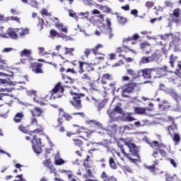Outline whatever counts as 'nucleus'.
Returning a JSON list of instances; mask_svg holds the SVG:
<instances>
[{
    "label": "nucleus",
    "mask_w": 181,
    "mask_h": 181,
    "mask_svg": "<svg viewBox=\"0 0 181 181\" xmlns=\"http://www.w3.org/2000/svg\"><path fill=\"white\" fill-rule=\"evenodd\" d=\"M6 21H16V22H19V18L18 17H7Z\"/></svg>",
    "instance_id": "nucleus-61"
},
{
    "label": "nucleus",
    "mask_w": 181,
    "mask_h": 181,
    "mask_svg": "<svg viewBox=\"0 0 181 181\" xmlns=\"http://www.w3.org/2000/svg\"><path fill=\"white\" fill-rule=\"evenodd\" d=\"M16 84H18V82L0 78V86H16Z\"/></svg>",
    "instance_id": "nucleus-14"
},
{
    "label": "nucleus",
    "mask_w": 181,
    "mask_h": 181,
    "mask_svg": "<svg viewBox=\"0 0 181 181\" xmlns=\"http://www.w3.org/2000/svg\"><path fill=\"white\" fill-rule=\"evenodd\" d=\"M45 23V21L42 18H39V23L37 26L40 28V30L43 29V25Z\"/></svg>",
    "instance_id": "nucleus-54"
},
{
    "label": "nucleus",
    "mask_w": 181,
    "mask_h": 181,
    "mask_svg": "<svg viewBox=\"0 0 181 181\" xmlns=\"http://www.w3.org/2000/svg\"><path fill=\"white\" fill-rule=\"evenodd\" d=\"M28 4L30 5V6H33V8H37V1H36V0H30Z\"/></svg>",
    "instance_id": "nucleus-47"
},
{
    "label": "nucleus",
    "mask_w": 181,
    "mask_h": 181,
    "mask_svg": "<svg viewBox=\"0 0 181 181\" xmlns=\"http://www.w3.org/2000/svg\"><path fill=\"white\" fill-rule=\"evenodd\" d=\"M71 95H73V100L70 102L71 104L74 105L76 110H80V108H81V100H80L81 94L71 92Z\"/></svg>",
    "instance_id": "nucleus-5"
},
{
    "label": "nucleus",
    "mask_w": 181,
    "mask_h": 181,
    "mask_svg": "<svg viewBox=\"0 0 181 181\" xmlns=\"http://www.w3.org/2000/svg\"><path fill=\"white\" fill-rule=\"evenodd\" d=\"M87 20L93 23V26H97L98 23V17L97 16H92L90 18H87Z\"/></svg>",
    "instance_id": "nucleus-29"
},
{
    "label": "nucleus",
    "mask_w": 181,
    "mask_h": 181,
    "mask_svg": "<svg viewBox=\"0 0 181 181\" xmlns=\"http://www.w3.org/2000/svg\"><path fill=\"white\" fill-rule=\"evenodd\" d=\"M13 50H15V49L12 48V47H8V48H4L2 50L3 53H9L11 52H13Z\"/></svg>",
    "instance_id": "nucleus-58"
},
{
    "label": "nucleus",
    "mask_w": 181,
    "mask_h": 181,
    "mask_svg": "<svg viewBox=\"0 0 181 181\" xmlns=\"http://www.w3.org/2000/svg\"><path fill=\"white\" fill-rule=\"evenodd\" d=\"M160 38L165 42H169L171 39V43H173V45H181V34L180 32L175 34L165 33L164 35H160Z\"/></svg>",
    "instance_id": "nucleus-3"
},
{
    "label": "nucleus",
    "mask_w": 181,
    "mask_h": 181,
    "mask_svg": "<svg viewBox=\"0 0 181 181\" xmlns=\"http://www.w3.org/2000/svg\"><path fill=\"white\" fill-rule=\"evenodd\" d=\"M159 70H163V71H169V69L166 65H164L161 68H151V69H145L140 71V73L142 74L144 78H151L152 76V73L156 72L158 73Z\"/></svg>",
    "instance_id": "nucleus-4"
},
{
    "label": "nucleus",
    "mask_w": 181,
    "mask_h": 181,
    "mask_svg": "<svg viewBox=\"0 0 181 181\" xmlns=\"http://www.w3.org/2000/svg\"><path fill=\"white\" fill-rule=\"evenodd\" d=\"M104 47V46L101 44H98L94 48H93L91 50L93 53V54H95V56H97V54H98V49H103Z\"/></svg>",
    "instance_id": "nucleus-31"
},
{
    "label": "nucleus",
    "mask_w": 181,
    "mask_h": 181,
    "mask_svg": "<svg viewBox=\"0 0 181 181\" xmlns=\"http://www.w3.org/2000/svg\"><path fill=\"white\" fill-rule=\"evenodd\" d=\"M148 124H149V120L148 119L141 120V122L137 121L134 122V125L135 127H136V128H139L141 127H145V125H148Z\"/></svg>",
    "instance_id": "nucleus-22"
},
{
    "label": "nucleus",
    "mask_w": 181,
    "mask_h": 181,
    "mask_svg": "<svg viewBox=\"0 0 181 181\" xmlns=\"http://www.w3.org/2000/svg\"><path fill=\"white\" fill-rule=\"evenodd\" d=\"M105 103H107L106 100H103L100 103L98 100V103H96L95 105H96L98 111H100L102 108H104V107L105 106Z\"/></svg>",
    "instance_id": "nucleus-36"
},
{
    "label": "nucleus",
    "mask_w": 181,
    "mask_h": 181,
    "mask_svg": "<svg viewBox=\"0 0 181 181\" xmlns=\"http://www.w3.org/2000/svg\"><path fill=\"white\" fill-rule=\"evenodd\" d=\"M33 117H40L42 115V109L39 107H35L34 110H30Z\"/></svg>",
    "instance_id": "nucleus-16"
},
{
    "label": "nucleus",
    "mask_w": 181,
    "mask_h": 181,
    "mask_svg": "<svg viewBox=\"0 0 181 181\" xmlns=\"http://www.w3.org/2000/svg\"><path fill=\"white\" fill-rule=\"evenodd\" d=\"M38 54L40 56H47V54H49V52H45V47H38Z\"/></svg>",
    "instance_id": "nucleus-40"
},
{
    "label": "nucleus",
    "mask_w": 181,
    "mask_h": 181,
    "mask_svg": "<svg viewBox=\"0 0 181 181\" xmlns=\"http://www.w3.org/2000/svg\"><path fill=\"white\" fill-rule=\"evenodd\" d=\"M42 135L43 134V130L42 129L37 128L35 130L30 132V135L33 137V139L31 141L33 144V149L37 155H40L42 153V140L40 138H37V135Z\"/></svg>",
    "instance_id": "nucleus-1"
},
{
    "label": "nucleus",
    "mask_w": 181,
    "mask_h": 181,
    "mask_svg": "<svg viewBox=\"0 0 181 181\" xmlns=\"http://www.w3.org/2000/svg\"><path fill=\"white\" fill-rule=\"evenodd\" d=\"M16 30H18L20 36H25V35H28L29 33V29H23V28H20V29H16Z\"/></svg>",
    "instance_id": "nucleus-35"
},
{
    "label": "nucleus",
    "mask_w": 181,
    "mask_h": 181,
    "mask_svg": "<svg viewBox=\"0 0 181 181\" xmlns=\"http://www.w3.org/2000/svg\"><path fill=\"white\" fill-rule=\"evenodd\" d=\"M99 8L105 13H111V8L107 6H100Z\"/></svg>",
    "instance_id": "nucleus-32"
},
{
    "label": "nucleus",
    "mask_w": 181,
    "mask_h": 181,
    "mask_svg": "<svg viewBox=\"0 0 181 181\" xmlns=\"http://www.w3.org/2000/svg\"><path fill=\"white\" fill-rule=\"evenodd\" d=\"M106 23L107 25V33L109 35V39H111L114 35L112 34V28H111V21L109 18H106Z\"/></svg>",
    "instance_id": "nucleus-15"
},
{
    "label": "nucleus",
    "mask_w": 181,
    "mask_h": 181,
    "mask_svg": "<svg viewBox=\"0 0 181 181\" xmlns=\"http://www.w3.org/2000/svg\"><path fill=\"white\" fill-rule=\"evenodd\" d=\"M155 59H156V54H153L151 57H141L139 64H145L146 63H152V62H155Z\"/></svg>",
    "instance_id": "nucleus-6"
},
{
    "label": "nucleus",
    "mask_w": 181,
    "mask_h": 181,
    "mask_svg": "<svg viewBox=\"0 0 181 181\" xmlns=\"http://www.w3.org/2000/svg\"><path fill=\"white\" fill-rule=\"evenodd\" d=\"M103 76V78H105V80H112V76L109 74H105Z\"/></svg>",
    "instance_id": "nucleus-59"
},
{
    "label": "nucleus",
    "mask_w": 181,
    "mask_h": 181,
    "mask_svg": "<svg viewBox=\"0 0 181 181\" xmlns=\"http://www.w3.org/2000/svg\"><path fill=\"white\" fill-rule=\"evenodd\" d=\"M101 177L104 181H107L110 179V176H108L105 172L102 173Z\"/></svg>",
    "instance_id": "nucleus-55"
},
{
    "label": "nucleus",
    "mask_w": 181,
    "mask_h": 181,
    "mask_svg": "<svg viewBox=\"0 0 181 181\" xmlns=\"http://www.w3.org/2000/svg\"><path fill=\"white\" fill-rule=\"evenodd\" d=\"M109 163L112 169H117V164L115 163V160H114V158L110 157L109 158Z\"/></svg>",
    "instance_id": "nucleus-37"
},
{
    "label": "nucleus",
    "mask_w": 181,
    "mask_h": 181,
    "mask_svg": "<svg viewBox=\"0 0 181 181\" xmlns=\"http://www.w3.org/2000/svg\"><path fill=\"white\" fill-rule=\"evenodd\" d=\"M117 146L119 148L122 153H123V155H124L126 158H128L129 159H130V160H132V162H134V160H136V159H132L131 157H129V154L125 152V150H124V146H122V144L117 143Z\"/></svg>",
    "instance_id": "nucleus-23"
},
{
    "label": "nucleus",
    "mask_w": 181,
    "mask_h": 181,
    "mask_svg": "<svg viewBox=\"0 0 181 181\" xmlns=\"http://www.w3.org/2000/svg\"><path fill=\"white\" fill-rule=\"evenodd\" d=\"M69 15L71 16V18H74L76 21H78V18L77 16V14L73 10H69Z\"/></svg>",
    "instance_id": "nucleus-46"
},
{
    "label": "nucleus",
    "mask_w": 181,
    "mask_h": 181,
    "mask_svg": "<svg viewBox=\"0 0 181 181\" xmlns=\"http://www.w3.org/2000/svg\"><path fill=\"white\" fill-rule=\"evenodd\" d=\"M18 129L21 132H23V134H28V129L23 127V125L19 126Z\"/></svg>",
    "instance_id": "nucleus-57"
},
{
    "label": "nucleus",
    "mask_w": 181,
    "mask_h": 181,
    "mask_svg": "<svg viewBox=\"0 0 181 181\" xmlns=\"http://www.w3.org/2000/svg\"><path fill=\"white\" fill-rule=\"evenodd\" d=\"M132 91H134V85L132 84L128 85L126 88H124L122 91L123 97L128 98V95H125V93H127V94H131Z\"/></svg>",
    "instance_id": "nucleus-11"
},
{
    "label": "nucleus",
    "mask_w": 181,
    "mask_h": 181,
    "mask_svg": "<svg viewBox=\"0 0 181 181\" xmlns=\"http://www.w3.org/2000/svg\"><path fill=\"white\" fill-rule=\"evenodd\" d=\"M7 34L10 37H11V39H18V34H16L15 29L8 28L7 30Z\"/></svg>",
    "instance_id": "nucleus-20"
},
{
    "label": "nucleus",
    "mask_w": 181,
    "mask_h": 181,
    "mask_svg": "<svg viewBox=\"0 0 181 181\" xmlns=\"http://www.w3.org/2000/svg\"><path fill=\"white\" fill-rule=\"evenodd\" d=\"M169 160L173 168H177V163H176V160H173V158H170Z\"/></svg>",
    "instance_id": "nucleus-60"
},
{
    "label": "nucleus",
    "mask_w": 181,
    "mask_h": 181,
    "mask_svg": "<svg viewBox=\"0 0 181 181\" xmlns=\"http://www.w3.org/2000/svg\"><path fill=\"white\" fill-rule=\"evenodd\" d=\"M124 121L126 122H132V121H135L136 119H135L131 113H127L124 117H123Z\"/></svg>",
    "instance_id": "nucleus-24"
},
{
    "label": "nucleus",
    "mask_w": 181,
    "mask_h": 181,
    "mask_svg": "<svg viewBox=\"0 0 181 181\" xmlns=\"http://www.w3.org/2000/svg\"><path fill=\"white\" fill-rule=\"evenodd\" d=\"M137 39H139V35L134 34L133 37H128L127 38L123 39V43H127V42H131V40H137Z\"/></svg>",
    "instance_id": "nucleus-25"
},
{
    "label": "nucleus",
    "mask_w": 181,
    "mask_h": 181,
    "mask_svg": "<svg viewBox=\"0 0 181 181\" xmlns=\"http://www.w3.org/2000/svg\"><path fill=\"white\" fill-rule=\"evenodd\" d=\"M177 62V56H175L174 54H171L170 56V64L171 67L173 69V67H175V62Z\"/></svg>",
    "instance_id": "nucleus-27"
},
{
    "label": "nucleus",
    "mask_w": 181,
    "mask_h": 181,
    "mask_svg": "<svg viewBox=\"0 0 181 181\" xmlns=\"http://www.w3.org/2000/svg\"><path fill=\"white\" fill-rule=\"evenodd\" d=\"M42 66H43L42 64L40 63H35L33 65V71L37 73V74H42L43 73V70L42 69Z\"/></svg>",
    "instance_id": "nucleus-12"
},
{
    "label": "nucleus",
    "mask_w": 181,
    "mask_h": 181,
    "mask_svg": "<svg viewBox=\"0 0 181 181\" xmlns=\"http://www.w3.org/2000/svg\"><path fill=\"white\" fill-rule=\"evenodd\" d=\"M64 88L61 86L60 83H58L55 87L52 89V95H54L57 93H64Z\"/></svg>",
    "instance_id": "nucleus-13"
},
{
    "label": "nucleus",
    "mask_w": 181,
    "mask_h": 181,
    "mask_svg": "<svg viewBox=\"0 0 181 181\" xmlns=\"http://www.w3.org/2000/svg\"><path fill=\"white\" fill-rule=\"evenodd\" d=\"M86 123L88 125H91V127H101V124L100 122L94 120L88 121Z\"/></svg>",
    "instance_id": "nucleus-38"
},
{
    "label": "nucleus",
    "mask_w": 181,
    "mask_h": 181,
    "mask_svg": "<svg viewBox=\"0 0 181 181\" xmlns=\"http://www.w3.org/2000/svg\"><path fill=\"white\" fill-rule=\"evenodd\" d=\"M176 129V125L169 126L168 128V134L172 136V131H175Z\"/></svg>",
    "instance_id": "nucleus-51"
},
{
    "label": "nucleus",
    "mask_w": 181,
    "mask_h": 181,
    "mask_svg": "<svg viewBox=\"0 0 181 181\" xmlns=\"http://www.w3.org/2000/svg\"><path fill=\"white\" fill-rule=\"evenodd\" d=\"M25 115L22 112H18L16 114L13 121L16 122V124H19L22 121V118H23Z\"/></svg>",
    "instance_id": "nucleus-21"
},
{
    "label": "nucleus",
    "mask_w": 181,
    "mask_h": 181,
    "mask_svg": "<svg viewBox=\"0 0 181 181\" xmlns=\"http://www.w3.org/2000/svg\"><path fill=\"white\" fill-rule=\"evenodd\" d=\"M126 146L129 147V151L132 153L133 156H136V158H139V155L138 154V148L132 143H125Z\"/></svg>",
    "instance_id": "nucleus-7"
},
{
    "label": "nucleus",
    "mask_w": 181,
    "mask_h": 181,
    "mask_svg": "<svg viewBox=\"0 0 181 181\" xmlns=\"http://www.w3.org/2000/svg\"><path fill=\"white\" fill-rule=\"evenodd\" d=\"M13 90V88H0V93H1V94H9L8 93H12Z\"/></svg>",
    "instance_id": "nucleus-41"
},
{
    "label": "nucleus",
    "mask_w": 181,
    "mask_h": 181,
    "mask_svg": "<svg viewBox=\"0 0 181 181\" xmlns=\"http://www.w3.org/2000/svg\"><path fill=\"white\" fill-rule=\"evenodd\" d=\"M88 13H89L88 11H86L85 13L81 12V13H78V15L79 16H82V19H84V18H86L87 19L88 18Z\"/></svg>",
    "instance_id": "nucleus-53"
},
{
    "label": "nucleus",
    "mask_w": 181,
    "mask_h": 181,
    "mask_svg": "<svg viewBox=\"0 0 181 181\" xmlns=\"http://www.w3.org/2000/svg\"><path fill=\"white\" fill-rule=\"evenodd\" d=\"M171 105L166 100H163L160 104L158 105V108L161 111H166L170 108Z\"/></svg>",
    "instance_id": "nucleus-9"
},
{
    "label": "nucleus",
    "mask_w": 181,
    "mask_h": 181,
    "mask_svg": "<svg viewBox=\"0 0 181 181\" xmlns=\"http://www.w3.org/2000/svg\"><path fill=\"white\" fill-rule=\"evenodd\" d=\"M85 5H87L88 6H98V4L95 3L93 0H83Z\"/></svg>",
    "instance_id": "nucleus-28"
},
{
    "label": "nucleus",
    "mask_w": 181,
    "mask_h": 181,
    "mask_svg": "<svg viewBox=\"0 0 181 181\" xmlns=\"http://www.w3.org/2000/svg\"><path fill=\"white\" fill-rule=\"evenodd\" d=\"M43 165L44 166H45V168H47V169H49L50 173H53L56 170V168L52 163V160H50V159H47L46 160H44Z\"/></svg>",
    "instance_id": "nucleus-8"
},
{
    "label": "nucleus",
    "mask_w": 181,
    "mask_h": 181,
    "mask_svg": "<svg viewBox=\"0 0 181 181\" xmlns=\"http://www.w3.org/2000/svg\"><path fill=\"white\" fill-rule=\"evenodd\" d=\"M21 57H23V56H25V57H28L32 54V51L30 49H25L20 53Z\"/></svg>",
    "instance_id": "nucleus-30"
},
{
    "label": "nucleus",
    "mask_w": 181,
    "mask_h": 181,
    "mask_svg": "<svg viewBox=\"0 0 181 181\" xmlns=\"http://www.w3.org/2000/svg\"><path fill=\"white\" fill-rule=\"evenodd\" d=\"M73 141H74V145H76V146H78L79 148H81V146H82V145H83L82 141H81L79 139H74Z\"/></svg>",
    "instance_id": "nucleus-48"
},
{
    "label": "nucleus",
    "mask_w": 181,
    "mask_h": 181,
    "mask_svg": "<svg viewBox=\"0 0 181 181\" xmlns=\"http://www.w3.org/2000/svg\"><path fill=\"white\" fill-rule=\"evenodd\" d=\"M127 73L132 76L133 78H136V77H138V74L132 69H127Z\"/></svg>",
    "instance_id": "nucleus-45"
},
{
    "label": "nucleus",
    "mask_w": 181,
    "mask_h": 181,
    "mask_svg": "<svg viewBox=\"0 0 181 181\" xmlns=\"http://www.w3.org/2000/svg\"><path fill=\"white\" fill-rule=\"evenodd\" d=\"M62 78L64 80H65L66 84H72L73 83V79H71V78H70L67 76L63 75Z\"/></svg>",
    "instance_id": "nucleus-42"
},
{
    "label": "nucleus",
    "mask_w": 181,
    "mask_h": 181,
    "mask_svg": "<svg viewBox=\"0 0 181 181\" xmlns=\"http://www.w3.org/2000/svg\"><path fill=\"white\" fill-rule=\"evenodd\" d=\"M59 111L61 112L60 114H62V116L64 117L66 121H70L73 118L71 115H70L69 113H64L63 112V109H59Z\"/></svg>",
    "instance_id": "nucleus-33"
},
{
    "label": "nucleus",
    "mask_w": 181,
    "mask_h": 181,
    "mask_svg": "<svg viewBox=\"0 0 181 181\" xmlns=\"http://www.w3.org/2000/svg\"><path fill=\"white\" fill-rule=\"evenodd\" d=\"M165 6H169L170 8H172V7H173L174 4L172 1H165Z\"/></svg>",
    "instance_id": "nucleus-64"
},
{
    "label": "nucleus",
    "mask_w": 181,
    "mask_h": 181,
    "mask_svg": "<svg viewBox=\"0 0 181 181\" xmlns=\"http://www.w3.org/2000/svg\"><path fill=\"white\" fill-rule=\"evenodd\" d=\"M166 181H181L179 178H177V176L176 175H174L173 176L167 174L165 175Z\"/></svg>",
    "instance_id": "nucleus-26"
},
{
    "label": "nucleus",
    "mask_w": 181,
    "mask_h": 181,
    "mask_svg": "<svg viewBox=\"0 0 181 181\" xmlns=\"http://www.w3.org/2000/svg\"><path fill=\"white\" fill-rule=\"evenodd\" d=\"M117 21L121 25H124V23H127V18L121 16H117Z\"/></svg>",
    "instance_id": "nucleus-43"
},
{
    "label": "nucleus",
    "mask_w": 181,
    "mask_h": 181,
    "mask_svg": "<svg viewBox=\"0 0 181 181\" xmlns=\"http://www.w3.org/2000/svg\"><path fill=\"white\" fill-rule=\"evenodd\" d=\"M42 16H50V13L46 8H42L40 11Z\"/></svg>",
    "instance_id": "nucleus-50"
},
{
    "label": "nucleus",
    "mask_w": 181,
    "mask_h": 181,
    "mask_svg": "<svg viewBox=\"0 0 181 181\" xmlns=\"http://www.w3.org/2000/svg\"><path fill=\"white\" fill-rule=\"evenodd\" d=\"M154 5H155V3H153L152 1H147L146 3V6L147 8H152V7H153Z\"/></svg>",
    "instance_id": "nucleus-63"
},
{
    "label": "nucleus",
    "mask_w": 181,
    "mask_h": 181,
    "mask_svg": "<svg viewBox=\"0 0 181 181\" xmlns=\"http://www.w3.org/2000/svg\"><path fill=\"white\" fill-rule=\"evenodd\" d=\"M134 110L135 113L139 115H142V114H144L145 115H148V117H152V115L146 114V108L145 107H134Z\"/></svg>",
    "instance_id": "nucleus-10"
},
{
    "label": "nucleus",
    "mask_w": 181,
    "mask_h": 181,
    "mask_svg": "<svg viewBox=\"0 0 181 181\" xmlns=\"http://www.w3.org/2000/svg\"><path fill=\"white\" fill-rule=\"evenodd\" d=\"M59 37H62V39H63V40H70L71 42H73L74 40V38L66 35H59Z\"/></svg>",
    "instance_id": "nucleus-44"
},
{
    "label": "nucleus",
    "mask_w": 181,
    "mask_h": 181,
    "mask_svg": "<svg viewBox=\"0 0 181 181\" xmlns=\"http://www.w3.org/2000/svg\"><path fill=\"white\" fill-rule=\"evenodd\" d=\"M173 16H174L175 18H179V16H180V9H179V8H175V9L173 11Z\"/></svg>",
    "instance_id": "nucleus-49"
},
{
    "label": "nucleus",
    "mask_w": 181,
    "mask_h": 181,
    "mask_svg": "<svg viewBox=\"0 0 181 181\" xmlns=\"http://www.w3.org/2000/svg\"><path fill=\"white\" fill-rule=\"evenodd\" d=\"M55 26L60 32H63L64 33H69V30L67 29V27H64V25H63V23H56Z\"/></svg>",
    "instance_id": "nucleus-17"
},
{
    "label": "nucleus",
    "mask_w": 181,
    "mask_h": 181,
    "mask_svg": "<svg viewBox=\"0 0 181 181\" xmlns=\"http://www.w3.org/2000/svg\"><path fill=\"white\" fill-rule=\"evenodd\" d=\"M81 78H83V80H88V81H90V75H88V74H84Z\"/></svg>",
    "instance_id": "nucleus-62"
},
{
    "label": "nucleus",
    "mask_w": 181,
    "mask_h": 181,
    "mask_svg": "<svg viewBox=\"0 0 181 181\" xmlns=\"http://www.w3.org/2000/svg\"><path fill=\"white\" fill-rule=\"evenodd\" d=\"M115 112H118V114H121V112H122V109L117 106L116 107H115L113 112H110V110H107V114L110 118H114V114H115Z\"/></svg>",
    "instance_id": "nucleus-19"
},
{
    "label": "nucleus",
    "mask_w": 181,
    "mask_h": 181,
    "mask_svg": "<svg viewBox=\"0 0 181 181\" xmlns=\"http://www.w3.org/2000/svg\"><path fill=\"white\" fill-rule=\"evenodd\" d=\"M148 169H149V170H151V172H153V173H155L156 175H158V173H162V172H160L159 170L155 168V164L153 165L148 166Z\"/></svg>",
    "instance_id": "nucleus-39"
},
{
    "label": "nucleus",
    "mask_w": 181,
    "mask_h": 181,
    "mask_svg": "<svg viewBox=\"0 0 181 181\" xmlns=\"http://www.w3.org/2000/svg\"><path fill=\"white\" fill-rule=\"evenodd\" d=\"M180 141V136L178 134L175 133L173 136V141L174 142H179Z\"/></svg>",
    "instance_id": "nucleus-56"
},
{
    "label": "nucleus",
    "mask_w": 181,
    "mask_h": 181,
    "mask_svg": "<svg viewBox=\"0 0 181 181\" xmlns=\"http://www.w3.org/2000/svg\"><path fill=\"white\" fill-rule=\"evenodd\" d=\"M150 146L153 149V153L152 156L158 160H162V158L166 157V153L163 149L166 148V146L162 143H159L157 141H153L150 144Z\"/></svg>",
    "instance_id": "nucleus-2"
},
{
    "label": "nucleus",
    "mask_w": 181,
    "mask_h": 181,
    "mask_svg": "<svg viewBox=\"0 0 181 181\" xmlns=\"http://www.w3.org/2000/svg\"><path fill=\"white\" fill-rule=\"evenodd\" d=\"M51 36H52L53 37H59L60 36V35H59V33H57V31L54 30H51L49 32Z\"/></svg>",
    "instance_id": "nucleus-52"
},
{
    "label": "nucleus",
    "mask_w": 181,
    "mask_h": 181,
    "mask_svg": "<svg viewBox=\"0 0 181 181\" xmlns=\"http://www.w3.org/2000/svg\"><path fill=\"white\" fill-rule=\"evenodd\" d=\"M8 65L6 64V61L3 60L0 57V70H6Z\"/></svg>",
    "instance_id": "nucleus-34"
},
{
    "label": "nucleus",
    "mask_w": 181,
    "mask_h": 181,
    "mask_svg": "<svg viewBox=\"0 0 181 181\" xmlns=\"http://www.w3.org/2000/svg\"><path fill=\"white\" fill-rule=\"evenodd\" d=\"M55 165L60 166L61 165H64L65 163L64 160L60 158V153L57 152L55 156Z\"/></svg>",
    "instance_id": "nucleus-18"
}]
</instances>
